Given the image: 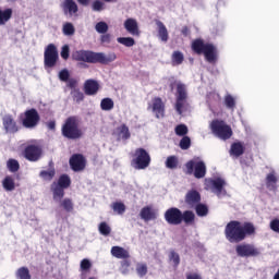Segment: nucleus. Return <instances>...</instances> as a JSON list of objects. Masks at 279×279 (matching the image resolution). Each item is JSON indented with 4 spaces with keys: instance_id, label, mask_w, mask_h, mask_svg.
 I'll return each instance as SVG.
<instances>
[{
    "instance_id": "13",
    "label": "nucleus",
    "mask_w": 279,
    "mask_h": 279,
    "mask_svg": "<svg viewBox=\"0 0 279 279\" xmlns=\"http://www.w3.org/2000/svg\"><path fill=\"white\" fill-rule=\"evenodd\" d=\"M235 252L238 256H242V258L258 256L260 254V251H258V248L252 244H240L236 246Z\"/></svg>"
},
{
    "instance_id": "50",
    "label": "nucleus",
    "mask_w": 279,
    "mask_h": 279,
    "mask_svg": "<svg viewBox=\"0 0 279 279\" xmlns=\"http://www.w3.org/2000/svg\"><path fill=\"white\" fill-rule=\"evenodd\" d=\"M95 29L98 34H106L108 32V24L106 22H98Z\"/></svg>"
},
{
    "instance_id": "29",
    "label": "nucleus",
    "mask_w": 279,
    "mask_h": 279,
    "mask_svg": "<svg viewBox=\"0 0 279 279\" xmlns=\"http://www.w3.org/2000/svg\"><path fill=\"white\" fill-rule=\"evenodd\" d=\"M277 182L278 177L276 175V170H271L266 177L267 187L270 189V191H274V189H276Z\"/></svg>"
},
{
    "instance_id": "23",
    "label": "nucleus",
    "mask_w": 279,
    "mask_h": 279,
    "mask_svg": "<svg viewBox=\"0 0 279 279\" xmlns=\"http://www.w3.org/2000/svg\"><path fill=\"white\" fill-rule=\"evenodd\" d=\"M124 28L132 36H138V34H140L138 22H136L135 19L130 17L126 21H124Z\"/></svg>"
},
{
    "instance_id": "40",
    "label": "nucleus",
    "mask_w": 279,
    "mask_h": 279,
    "mask_svg": "<svg viewBox=\"0 0 279 279\" xmlns=\"http://www.w3.org/2000/svg\"><path fill=\"white\" fill-rule=\"evenodd\" d=\"M166 167L167 169H178V157L169 156L166 159Z\"/></svg>"
},
{
    "instance_id": "63",
    "label": "nucleus",
    "mask_w": 279,
    "mask_h": 279,
    "mask_svg": "<svg viewBox=\"0 0 279 279\" xmlns=\"http://www.w3.org/2000/svg\"><path fill=\"white\" fill-rule=\"evenodd\" d=\"M182 34L187 35V34H189V28H186V27H185V28H183V29H182Z\"/></svg>"
},
{
    "instance_id": "61",
    "label": "nucleus",
    "mask_w": 279,
    "mask_h": 279,
    "mask_svg": "<svg viewBox=\"0 0 279 279\" xmlns=\"http://www.w3.org/2000/svg\"><path fill=\"white\" fill-rule=\"evenodd\" d=\"M47 128H48V130H56V122L54 121L48 122Z\"/></svg>"
},
{
    "instance_id": "31",
    "label": "nucleus",
    "mask_w": 279,
    "mask_h": 279,
    "mask_svg": "<svg viewBox=\"0 0 279 279\" xmlns=\"http://www.w3.org/2000/svg\"><path fill=\"white\" fill-rule=\"evenodd\" d=\"M12 9H0V25H5L12 19Z\"/></svg>"
},
{
    "instance_id": "20",
    "label": "nucleus",
    "mask_w": 279,
    "mask_h": 279,
    "mask_svg": "<svg viewBox=\"0 0 279 279\" xmlns=\"http://www.w3.org/2000/svg\"><path fill=\"white\" fill-rule=\"evenodd\" d=\"M140 217L143 221H154V219H157L158 213L150 206H146L142 208Z\"/></svg>"
},
{
    "instance_id": "19",
    "label": "nucleus",
    "mask_w": 279,
    "mask_h": 279,
    "mask_svg": "<svg viewBox=\"0 0 279 279\" xmlns=\"http://www.w3.org/2000/svg\"><path fill=\"white\" fill-rule=\"evenodd\" d=\"M61 8L65 16H73V14H77V3L74 0H64L61 3Z\"/></svg>"
},
{
    "instance_id": "53",
    "label": "nucleus",
    "mask_w": 279,
    "mask_h": 279,
    "mask_svg": "<svg viewBox=\"0 0 279 279\" xmlns=\"http://www.w3.org/2000/svg\"><path fill=\"white\" fill-rule=\"evenodd\" d=\"M69 70L64 69L59 72V80H61V82H69Z\"/></svg>"
},
{
    "instance_id": "41",
    "label": "nucleus",
    "mask_w": 279,
    "mask_h": 279,
    "mask_svg": "<svg viewBox=\"0 0 279 279\" xmlns=\"http://www.w3.org/2000/svg\"><path fill=\"white\" fill-rule=\"evenodd\" d=\"M62 32L64 36H73L75 34V26H73L72 23H65L63 24Z\"/></svg>"
},
{
    "instance_id": "12",
    "label": "nucleus",
    "mask_w": 279,
    "mask_h": 279,
    "mask_svg": "<svg viewBox=\"0 0 279 279\" xmlns=\"http://www.w3.org/2000/svg\"><path fill=\"white\" fill-rule=\"evenodd\" d=\"M40 121V116H38V111L36 109H29L25 112V117L23 119L24 128H36L38 122Z\"/></svg>"
},
{
    "instance_id": "58",
    "label": "nucleus",
    "mask_w": 279,
    "mask_h": 279,
    "mask_svg": "<svg viewBox=\"0 0 279 279\" xmlns=\"http://www.w3.org/2000/svg\"><path fill=\"white\" fill-rule=\"evenodd\" d=\"M186 279H202V275L196 272H190L186 275Z\"/></svg>"
},
{
    "instance_id": "6",
    "label": "nucleus",
    "mask_w": 279,
    "mask_h": 279,
    "mask_svg": "<svg viewBox=\"0 0 279 279\" xmlns=\"http://www.w3.org/2000/svg\"><path fill=\"white\" fill-rule=\"evenodd\" d=\"M185 169L189 175H194L197 180L206 177V163L199 157L187 161Z\"/></svg>"
},
{
    "instance_id": "8",
    "label": "nucleus",
    "mask_w": 279,
    "mask_h": 279,
    "mask_svg": "<svg viewBox=\"0 0 279 279\" xmlns=\"http://www.w3.org/2000/svg\"><path fill=\"white\" fill-rule=\"evenodd\" d=\"M226 180L223 178L205 179V189L210 191L217 197H225L226 195Z\"/></svg>"
},
{
    "instance_id": "3",
    "label": "nucleus",
    "mask_w": 279,
    "mask_h": 279,
    "mask_svg": "<svg viewBox=\"0 0 279 279\" xmlns=\"http://www.w3.org/2000/svg\"><path fill=\"white\" fill-rule=\"evenodd\" d=\"M151 165V156L144 148H137L132 155L131 167L137 171H143Z\"/></svg>"
},
{
    "instance_id": "62",
    "label": "nucleus",
    "mask_w": 279,
    "mask_h": 279,
    "mask_svg": "<svg viewBox=\"0 0 279 279\" xmlns=\"http://www.w3.org/2000/svg\"><path fill=\"white\" fill-rule=\"evenodd\" d=\"M77 1H78V3H81V5H88V2L90 0H77Z\"/></svg>"
},
{
    "instance_id": "48",
    "label": "nucleus",
    "mask_w": 279,
    "mask_h": 279,
    "mask_svg": "<svg viewBox=\"0 0 279 279\" xmlns=\"http://www.w3.org/2000/svg\"><path fill=\"white\" fill-rule=\"evenodd\" d=\"M71 95H72L74 101H76V104L84 101V93L80 92V89H73Z\"/></svg>"
},
{
    "instance_id": "28",
    "label": "nucleus",
    "mask_w": 279,
    "mask_h": 279,
    "mask_svg": "<svg viewBox=\"0 0 279 279\" xmlns=\"http://www.w3.org/2000/svg\"><path fill=\"white\" fill-rule=\"evenodd\" d=\"M111 255L114 258H130V252L121 246H113L111 248Z\"/></svg>"
},
{
    "instance_id": "37",
    "label": "nucleus",
    "mask_w": 279,
    "mask_h": 279,
    "mask_svg": "<svg viewBox=\"0 0 279 279\" xmlns=\"http://www.w3.org/2000/svg\"><path fill=\"white\" fill-rule=\"evenodd\" d=\"M17 279H32V275H29V269L26 267L19 268L16 271Z\"/></svg>"
},
{
    "instance_id": "14",
    "label": "nucleus",
    "mask_w": 279,
    "mask_h": 279,
    "mask_svg": "<svg viewBox=\"0 0 279 279\" xmlns=\"http://www.w3.org/2000/svg\"><path fill=\"white\" fill-rule=\"evenodd\" d=\"M148 110H151L157 119H162L165 117V102L161 98H153L148 104Z\"/></svg>"
},
{
    "instance_id": "46",
    "label": "nucleus",
    "mask_w": 279,
    "mask_h": 279,
    "mask_svg": "<svg viewBox=\"0 0 279 279\" xmlns=\"http://www.w3.org/2000/svg\"><path fill=\"white\" fill-rule=\"evenodd\" d=\"M196 215L198 217H206L208 215V207L204 204L196 205Z\"/></svg>"
},
{
    "instance_id": "16",
    "label": "nucleus",
    "mask_w": 279,
    "mask_h": 279,
    "mask_svg": "<svg viewBox=\"0 0 279 279\" xmlns=\"http://www.w3.org/2000/svg\"><path fill=\"white\" fill-rule=\"evenodd\" d=\"M24 156L26 160L37 162V160H40V157L43 156V148H40V146L29 145L25 148Z\"/></svg>"
},
{
    "instance_id": "54",
    "label": "nucleus",
    "mask_w": 279,
    "mask_h": 279,
    "mask_svg": "<svg viewBox=\"0 0 279 279\" xmlns=\"http://www.w3.org/2000/svg\"><path fill=\"white\" fill-rule=\"evenodd\" d=\"M93 10H94V12H101V10H104V2H101L100 0L94 1Z\"/></svg>"
},
{
    "instance_id": "43",
    "label": "nucleus",
    "mask_w": 279,
    "mask_h": 279,
    "mask_svg": "<svg viewBox=\"0 0 279 279\" xmlns=\"http://www.w3.org/2000/svg\"><path fill=\"white\" fill-rule=\"evenodd\" d=\"M92 267H93V263H90L88 258H84L81 262L80 269L82 274H87V271H90Z\"/></svg>"
},
{
    "instance_id": "35",
    "label": "nucleus",
    "mask_w": 279,
    "mask_h": 279,
    "mask_svg": "<svg viewBox=\"0 0 279 279\" xmlns=\"http://www.w3.org/2000/svg\"><path fill=\"white\" fill-rule=\"evenodd\" d=\"M61 208H63V210H65L66 213H73V201L71 198H64L62 201L59 202Z\"/></svg>"
},
{
    "instance_id": "60",
    "label": "nucleus",
    "mask_w": 279,
    "mask_h": 279,
    "mask_svg": "<svg viewBox=\"0 0 279 279\" xmlns=\"http://www.w3.org/2000/svg\"><path fill=\"white\" fill-rule=\"evenodd\" d=\"M110 40H111V36H110V34H105V35H102L101 36V43H110Z\"/></svg>"
},
{
    "instance_id": "33",
    "label": "nucleus",
    "mask_w": 279,
    "mask_h": 279,
    "mask_svg": "<svg viewBox=\"0 0 279 279\" xmlns=\"http://www.w3.org/2000/svg\"><path fill=\"white\" fill-rule=\"evenodd\" d=\"M100 108L105 112H110V110L114 108V101L112 100V98H104L100 101Z\"/></svg>"
},
{
    "instance_id": "21",
    "label": "nucleus",
    "mask_w": 279,
    "mask_h": 279,
    "mask_svg": "<svg viewBox=\"0 0 279 279\" xmlns=\"http://www.w3.org/2000/svg\"><path fill=\"white\" fill-rule=\"evenodd\" d=\"M118 141H128L130 138V129L125 124H120L113 132Z\"/></svg>"
},
{
    "instance_id": "45",
    "label": "nucleus",
    "mask_w": 279,
    "mask_h": 279,
    "mask_svg": "<svg viewBox=\"0 0 279 279\" xmlns=\"http://www.w3.org/2000/svg\"><path fill=\"white\" fill-rule=\"evenodd\" d=\"M182 62H184V54L180 51H174L172 53V64L178 65L182 64Z\"/></svg>"
},
{
    "instance_id": "9",
    "label": "nucleus",
    "mask_w": 279,
    "mask_h": 279,
    "mask_svg": "<svg viewBox=\"0 0 279 279\" xmlns=\"http://www.w3.org/2000/svg\"><path fill=\"white\" fill-rule=\"evenodd\" d=\"M58 48L56 45L50 44L46 47L44 52V64L45 69H53L58 64L59 60Z\"/></svg>"
},
{
    "instance_id": "7",
    "label": "nucleus",
    "mask_w": 279,
    "mask_h": 279,
    "mask_svg": "<svg viewBox=\"0 0 279 279\" xmlns=\"http://www.w3.org/2000/svg\"><path fill=\"white\" fill-rule=\"evenodd\" d=\"M210 130L215 136L220 138L221 141H228V138L232 137V128L228 125L225 121L214 120L210 123Z\"/></svg>"
},
{
    "instance_id": "2",
    "label": "nucleus",
    "mask_w": 279,
    "mask_h": 279,
    "mask_svg": "<svg viewBox=\"0 0 279 279\" xmlns=\"http://www.w3.org/2000/svg\"><path fill=\"white\" fill-rule=\"evenodd\" d=\"M192 49L195 53H203L207 62L213 63L217 61V48L213 44L196 39L192 43Z\"/></svg>"
},
{
    "instance_id": "24",
    "label": "nucleus",
    "mask_w": 279,
    "mask_h": 279,
    "mask_svg": "<svg viewBox=\"0 0 279 279\" xmlns=\"http://www.w3.org/2000/svg\"><path fill=\"white\" fill-rule=\"evenodd\" d=\"M201 199L202 197L199 196V192L197 191H190L185 196V202L189 206H191V208H193V206H197Z\"/></svg>"
},
{
    "instance_id": "34",
    "label": "nucleus",
    "mask_w": 279,
    "mask_h": 279,
    "mask_svg": "<svg viewBox=\"0 0 279 279\" xmlns=\"http://www.w3.org/2000/svg\"><path fill=\"white\" fill-rule=\"evenodd\" d=\"M39 175L46 182H51V180H53V177L56 175V169L50 168L49 170H43Z\"/></svg>"
},
{
    "instance_id": "26",
    "label": "nucleus",
    "mask_w": 279,
    "mask_h": 279,
    "mask_svg": "<svg viewBox=\"0 0 279 279\" xmlns=\"http://www.w3.org/2000/svg\"><path fill=\"white\" fill-rule=\"evenodd\" d=\"M245 146H243V143L235 142L231 145L230 156H232V158H239V156H243Z\"/></svg>"
},
{
    "instance_id": "32",
    "label": "nucleus",
    "mask_w": 279,
    "mask_h": 279,
    "mask_svg": "<svg viewBox=\"0 0 279 279\" xmlns=\"http://www.w3.org/2000/svg\"><path fill=\"white\" fill-rule=\"evenodd\" d=\"M223 104H225L226 108H228V110L234 111V109L236 108V97H234L230 94H227L225 96Z\"/></svg>"
},
{
    "instance_id": "38",
    "label": "nucleus",
    "mask_w": 279,
    "mask_h": 279,
    "mask_svg": "<svg viewBox=\"0 0 279 279\" xmlns=\"http://www.w3.org/2000/svg\"><path fill=\"white\" fill-rule=\"evenodd\" d=\"M98 230L102 236H108V234L112 232V228H110V225L107 222H100Z\"/></svg>"
},
{
    "instance_id": "15",
    "label": "nucleus",
    "mask_w": 279,
    "mask_h": 279,
    "mask_svg": "<svg viewBox=\"0 0 279 279\" xmlns=\"http://www.w3.org/2000/svg\"><path fill=\"white\" fill-rule=\"evenodd\" d=\"M165 219L172 226H180V223H182V211L172 207L165 213Z\"/></svg>"
},
{
    "instance_id": "52",
    "label": "nucleus",
    "mask_w": 279,
    "mask_h": 279,
    "mask_svg": "<svg viewBox=\"0 0 279 279\" xmlns=\"http://www.w3.org/2000/svg\"><path fill=\"white\" fill-rule=\"evenodd\" d=\"M181 149H189L191 147V138L189 136H184L180 142Z\"/></svg>"
},
{
    "instance_id": "59",
    "label": "nucleus",
    "mask_w": 279,
    "mask_h": 279,
    "mask_svg": "<svg viewBox=\"0 0 279 279\" xmlns=\"http://www.w3.org/2000/svg\"><path fill=\"white\" fill-rule=\"evenodd\" d=\"M68 86L70 88H75V86H77V81L75 78L68 80Z\"/></svg>"
},
{
    "instance_id": "57",
    "label": "nucleus",
    "mask_w": 279,
    "mask_h": 279,
    "mask_svg": "<svg viewBox=\"0 0 279 279\" xmlns=\"http://www.w3.org/2000/svg\"><path fill=\"white\" fill-rule=\"evenodd\" d=\"M270 229L272 230V232H278L279 233V220L278 219H274L270 222Z\"/></svg>"
},
{
    "instance_id": "1",
    "label": "nucleus",
    "mask_w": 279,
    "mask_h": 279,
    "mask_svg": "<svg viewBox=\"0 0 279 279\" xmlns=\"http://www.w3.org/2000/svg\"><path fill=\"white\" fill-rule=\"evenodd\" d=\"M256 228L250 222L241 223L236 220L230 221L225 228V235L229 243H241L247 234H254Z\"/></svg>"
},
{
    "instance_id": "4",
    "label": "nucleus",
    "mask_w": 279,
    "mask_h": 279,
    "mask_svg": "<svg viewBox=\"0 0 279 279\" xmlns=\"http://www.w3.org/2000/svg\"><path fill=\"white\" fill-rule=\"evenodd\" d=\"M70 186L71 178L66 174H62L58 181H54L50 186L53 202H62V198L64 197V189H69Z\"/></svg>"
},
{
    "instance_id": "49",
    "label": "nucleus",
    "mask_w": 279,
    "mask_h": 279,
    "mask_svg": "<svg viewBox=\"0 0 279 279\" xmlns=\"http://www.w3.org/2000/svg\"><path fill=\"white\" fill-rule=\"evenodd\" d=\"M169 260L174 267H178L180 265V255L172 251L169 254Z\"/></svg>"
},
{
    "instance_id": "10",
    "label": "nucleus",
    "mask_w": 279,
    "mask_h": 279,
    "mask_svg": "<svg viewBox=\"0 0 279 279\" xmlns=\"http://www.w3.org/2000/svg\"><path fill=\"white\" fill-rule=\"evenodd\" d=\"M175 110L178 114H182L186 110V85L181 82L177 83Z\"/></svg>"
},
{
    "instance_id": "51",
    "label": "nucleus",
    "mask_w": 279,
    "mask_h": 279,
    "mask_svg": "<svg viewBox=\"0 0 279 279\" xmlns=\"http://www.w3.org/2000/svg\"><path fill=\"white\" fill-rule=\"evenodd\" d=\"M175 134L177 136H185V134H189V128L184 124H179L175 128Z\"/></svg>"
},
{
    "instance_id": "11",
    "label": "nucleus",
    "mask_w": 279,
    "mask_h": 279,
    "mask_svg": "<svg viewBox=\"0 0 279 279\" xmlns=\"http://www.w3.org/2000/svg\"><path fill=\"white\" fill-rule=\"evenodd\" d=\"M72 58L77 62H88L90 64H95L97 62V58H99V54L98 52L88 50H77L73 52Z\"/></svg>"
},
{
    "instance_id": "25",
    "label": "nucleus",
    "mask_w": 279,
    "mask_h": 279,
    "mask_svg": "<svg viewBox=\"0 0 279 279\" xmlns=\"http://www.w3.org/2000/svg\"><path fill=\"white\" fill-rule=\"evenodd\" d=\"M157 25V33L158 38L161 40V43H167L169 40V31H167V26L160 21L156 22Z\"/></svg>"
},
{
    "instance_id": "36",
    "label": "nucleus",
    "mask_w": 279,
    "mask_h": 279,
    "mask_svg": "<svg viewBox=\"0 0 279 279\" xmlns=\"http://www.w3.org/2000/svg\"><path fill=\"white\" fill-rule=\"evenodd\" d=\"M117 41L123 45V47H134L136 45V41L132 37H118Z\"/></svg>"
},
{
    "instance_id": "22",
    "label": "nucleus",
    "mask_w": 279,
    "mask_h": 279,
    "mask_svg": "<svg viewBox=\"0 0 279 279\" xmlns=\"http://www.w3.org/2000/svg\"><path fill=\"white\" fill-rule=\"evenodd\" d=\"M85 95H97L99 92V83L95 80H87L84 84Z\"/></svg>"
},
{
    "instance_id": "42",
    "label": "nucleus",
    "mask_w": 279,
    "mask_h": 279,
    "mask_svg": "<svg viewBox=\"0 0 279 279\" xmlns=\"http://www.w3.org/2000/svg\"><path fill=\"white\" fill-rule=\"evenodd\" d=\"M182 221L184 223H193L195 221V214L191 210H186L182 214Z\"/></svg>"
},
{
    "instance_id": "27",
    "label": "nucleus",
    "mask_w": 279,
    "mask_h": 279,
    "mask_svg": "<svg viewBox=\"0 0 279 279\" xmlns=\"http://www.w3.org/2000/svg\"><path fill=\"white\" fill-rule=\"evenodd\" d=\"M2 189H4V191L11 193L12 191H14L16 189V182L14 181V177L12 175H7L3 180H2Z\"/></svg>"
},
{
    "instance_id": "39",
    "label": "nucleus",
    "mask_w": 279,
    "mask_h": 279,
    "mask_svg": "<svg viewBox=\"0 0 279 279\" xmlns=\"http://www.w3.org/2000/svg\"><path fill=\"white\" fill-rule=\"evenodd\" d=\"M111 208L113 210V213H116V215H123L125 213V204L123 203H113L111 205Z\"/></svg>"
},
{
    "instance_id": "18",
    "label": "nucleus",
    "mask_w": 279,
    "mask_h": 279,
    "mask_svg": "<svg viewBox=\"0 0 279 279\" xmlns=\"http://www.w3.org/2000/svg\"><path fill=\"white\" fill-rule=\"evenodd\" d=\"M2 124L9 134H14V132H19V126L16 125V121H14V118L12 116L7 114L2 119Z\"/></svg>"
},
{
    "instance_id": "30",
    "label": "nucleus",
    "mask_w": 279,
    "mask_h": 279,
    "mask_svg": "<svg viewBox=\"0 0 279 279\" xmlns=\"http://www.w3.org/2000/svg\"><path fill=\"white\" fill-rule=\"evenodd\" d=\"M97 62H101L102 64H108V62H114L117 60V54L114 52H110L106 56V53L98 52Z\"/></svg>"
},
{
    "instance_id": "55",
    "label": "nucleus",
    "mask_w": 279,
    "mask_h": 279,
    "mask_svg": "<svg viewBox=\"0 0 279 279\" xmlns=\"http://www.w3.org/2000/svg\"><path fill=\"white\" fill-rule=\"evenodd\" d=\"M69 53H70L69 45H64L61 49V58H63V60H69Z\"/></svg>"
},
{
    "instance_id": "56",
    "label": "nucleus",
    "mask_w": 279,
    "mask_h": 279,
    "mask_svg": "<svg viewBox=\"0 0 279 279\" xmlns=\"http://www.w3.org/2000/svg\"><path fill=\"white\" fill-rule=\"evenodd\" d=\"M121 271L124 275L130 272V262H128V260L122 262Z\"/></svg>"
},
{
    "instance_id": "64",
    "label": "nucleus",
    "mask_w": 279,
    "mask_h": 279,
    "mask_svg": "<svg viewBox=\"0 0 279 279\" xmlns=\"http://www.w3.org/2000/svg\"><path fill=\"white\" fill-rule=\"evenodd\" d=\"M274 279H279V268L278 271L275 274Z\"/></svg>"
},
{
    "instance_id": "17",
    "label": "nucleus",
    "mask_w": 279,
    "mask_h": 279,
    "mask_svg": "<svg viewBox=\"0 0 279 279\" xmlns=\"http://www.w3.org/2000/svg\"><path fill=\"white\" fill-rule=\"evenodd\" d=\"M70 166L73 171H84L86 168V159L82 155H73L70 159Z\"/></svg>"
},
{
    "instance_id": "5",
    "label": "nucleus",
    "mask_w": 279,
    "mask_h": 279,
    "mask_svg": "<svg viewBox=\"0 0 279 279\" xmlns=\"http://www.w3.org/2000/svg\"><path fill=\"white\" fill-rule=\"evenodd\" d=\"M62 135L65 138L75 140L82 136L77 118H68L61 129Z\"/></svg>"
},
{
    "instance_id": "47",
    "label": "nucleus",
    "mask_w": 279,
    "mask_h": 279,
    "mask_svg": "<svg viewBox=\"0 0 279 279\" xmlns=\"http://www.w3.org/2000/svg\"><path fill=\"white\" fill-rule=\"evenodd\" d=\"M136 274L140 276V278L147 276V264H137Z\"/></svg>"
},
{
    "instance_id": "44",
    "label": "nucleus",
    "mask_w": 279,
    "mask_h": 279,
    "mask_svg": "<svg viewBox=\"0 0 279 279\" xmlns=\"http://www.w3.org/2000/svg\"><path fill=\"white\" fill-rule=\"evenodd\" d=\"M7 167L9 171H11V173H16V171H19L20 165L16 159H9L7 162Z\"/></svg>"
}]
</instances>
